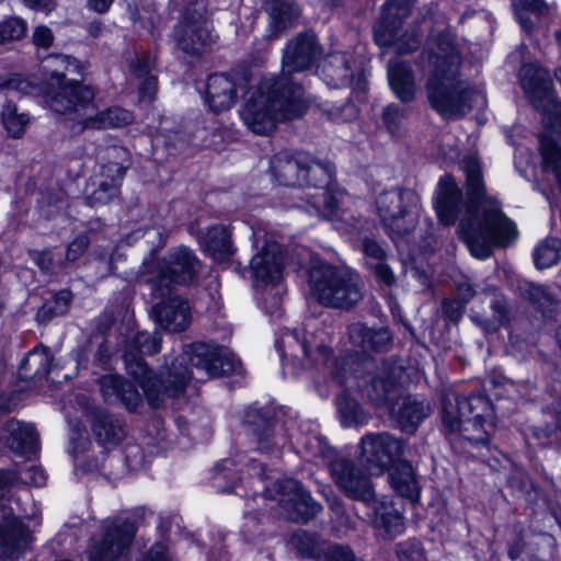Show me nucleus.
<instances>
[{
  "mask_svg": "<svg viewBox=\"0 0 561 561\" xmlns=\"http://www.w3.org/2000/svg\"><path fill=\"white\" fill-rule=\"evenodd\" d=\"M423 24L430 35L417 65L431 69L425 85L431 106L444 118L454 119L484 105V94L459 78L461 56L445 15L435 13L424 18Z\"/></svg>",
  "mask_w": 561,
  "mask_h": 561,
  "instance_id": "nucleus-1",
  "label": "nucleus"
},
{
  "mask_svg": "<svg viewBox=\"0 0 561 561\" xmlns=\"http://www.w3.org/2000/svg\"><path fill=\"white\" fill-rule=\"evenodd\" d=\"M466 174V216L458 226V236L472 256L484 260L493 247H506L517 234L516 227L501 210L497 202L485 194L480 162L468 157L462 162Z\"/></svg>",
  "mask_w": 561,
  "mask_h": 561,
  "instance_id": "nucleus-2",
  "label": "nucleus"
},
{
  "mask_svg": "<svg viewBox=\"0 0 561 561\" xmlns=\"http://www.w3.org/2000/svg\"><path fill=\"white\" fill-rule=\"evenodd\" d=\"M304 96L302 85L286 77L264 78L248 91L240 116L252 133L268 135L279 122L302 115Z\"/></svg>",
  "mask_w": 561,
  "mask_h": 561,
  "instance_id": "nucleus-3",
  "label": "nucleus"
},
{
  "mask_svg": "<svg viewBox=\"0 0 561 561\" xmlns=\"http://www.w3.org/2000/svg\"><path fill=\"white\" fill-rule=\"evenodd\" d=\"M161 336L159 332L149 333L146 331L136 333L126 341L123 359L126 371L141 387L148 403L158 408L163 403L165 397H181L188 381L193 378L187 367L185 354L181 358H173L167 364L165 371L160 379L151 375V370L142 359L144 355H154L160 352Z\"/></svg>",
  "mask_w": 561,
  "mask_h": 561,
  "instance_id": "nucleus-4",
  "label": "nucleus"
},
{
  "mask_svg": "<svg viewBox=\"0 0 561 561\" xmlns=\"http://www.w3.org/2000/svg\"><path fill=\"white\" fill-rule=\"evenodd\" d=\"M142 237L152 247L150 257L145 259L141 265V275L152 285V291L159 296L172 286H188L197 282L202 271V263L193 250L179 247L170 251L161 261L153 257V251L165 243L167 232L160 226L147 228Z\"/></svg>",
  "mask_w": 561,
  "mask_h": 561,
  "instance_id": "nucleus-5",
  "label": "nucleus"
},
{
  "mask_svg": "<svg viewBox=\"0 0 561 561\" xmlns=\"http://www.w3.org/2000/svg\"><path fill=\"white\" fill-rule=\"evenodd\" d=\"M443 424L448 434L471 445H486L495 426L491 401L483 394L460 397L448 392L443 398Z\"/></svg>",
  "mask_w": 561,
  "mask_h": 561,
  "instance_id": "nucleus-6",
  "label": "nucleus"
},
{
  "mask_svg": "<svg viewBox=\"0 0 561 561\" xmlns=\"http://www.w3.org/2000/svg\"><path fill=\"white\" fill-rule=\"evenodd\" d=\"M309 284L318 301L327 307L351 309L364 298V282L358 273L327 263L310 268Z\"/></svg>",
  "mask_w": 561,
  "mask_h": 561,
  "instance_id": "nucleus-7",
  "label": "nucleus"
},
{
  "mask_svg": "<svg viewBox=\"0 0 561 561\" xmlns=\"http://www.w3.org/2000/svg\"><path fill=\"white\" fill-rule=\"evenodd\" d=\"M77 103H70L65 96H58L54 101L53 111L78 121L81 129L117 128L133 122V114L121 107H111L96 112L94 91L91 88L77 90Z\"/></svg>",
  "mask_w": 561,
  "mask_h": 561,
  "instance_id": "nucleus-8",
  "label": "nucleus"
},
{
  "mask_svg": "<svg viewBox=\"0 0 561 561\" xmlns=\"http://www.w3.org/2000/svg\"><path fill=\"white\" fill-rule=\"evenodd\" d=\"M270 168L276 181L287 186H318L332 176L328 165L304 152H279L272 158Z\"/></svg>",
  "mask_w": 561,
  "mask_h": 561,
  "instance_id": "nucleus-9",
  "label": "nucleus"
},
{
  "mask_svg": "<svg viewBox=\"0 0 561 561\" xmlns=\"http://www.w3.org/2000/svg\"><path fill=\"white\" fill-rule=\"evenodd\" d=\"M519 79L527 99L542 113L546 124L561 136V104L557 102L549 72L528 64L520 68Z\"/></svg>",
  "mask_w": 561,
  "mask_h": 561,
  "instance_id": "nucleus-10",
  "label": "nucleus"
},
{
  "mask_svg": "<svg viewBox=\"0 0 561 561\" xmlns=\"http://www.w3.org/2000/svg\"><path fill=\"white\" fill-rule=\"evenodd\" d=\"M101 536L91 540L88 561H125L136 536V525L125 517L107 518L101 524Z\"/></svg>",
  "mask_w": 561,
  "mask_h": 561,
  "instance_id": "nucleus-11",
  "label": "nucleus"
},
{
  "mask_svg": "<svg viewBox=\"0 0 561 561\" xmlns=\"http://www.w3.org/2000/svg\"><path fill=\"white\" fill-rule=\"evenodd\" d=\"M101 536L91 540L88 561H125L136 536V525L125 517L107 518L101 524Z\"/></svg>",
  "mask_w": 561,
  "mask_h": 561,
  "instance_id": "nucleus-12",
  "label": "nucleus"
},
{
  "mask_svg": "<svg viewBox=\"0 0 561 561\" xmlns=\"http://www.w3.org/2000/svg\"><path fill=\"white\" fill-rule=\"evenodd\" d=\"M416 197L410 190L392 188L376 198V209L385 228L393 236L410 233L415 227L412 206Z\"/></svg>",
  "mask_w": 561,
  "mask_h": 561,
  "instance_id": "nucleus-13",
  "label": "nucleus"
},
{
  "mask_svg": "<svg viewBox=\"0 0 561 561\" xmlns=\"http://www.w3.org/2000/svg\"><path fill=\"white\" fill-rule=\"evenodd\" d=\"M265 496L278 502L285 518L295 523H307L322 510L300 483L294 479L277 481L274 489H264Z\"/></svg>",
  "mask_w": 561,
  "mask_h": 561,
  "instance_id": "nucleus-14",
  "label": "nucleus"
},
{
  "mask_svg": "<svg viewBox=\"0 0 561 561\" xmlns=\"http://www.w3.org/2000/svg\"><path fill=\"white\" fill-rule=\"evenodd\" d=\"M405 450V440L389 432L367 433L358 443L360 460L370 470H378L379 473L399 462Z\"/></svg>",
  "mask_w": 561,
  "mask_h": 561,
  "instance_id": "nucleus-15",
  "label": "nucleus"
},
{
  "mask_svg": "<svg viewBox=\"0 0 561 561\" xmlns=\"http://www.w3.org/2000/svg\"><path fill=\"white\" fill-rule=\"evenodd\" d=\"M43 72L47 78L49 88V107L53 110V103L56 98L65 96L70 103H77V90L89 88L81 84L79 80L71 76H80V66L78 61L66 55H51L43 61Z\"/></svg>",
  "mask_w": 561,
  "mask_h": 561,
  "instance_id": "nucleus-16",
  "label": "nucleus"
},
{
  "mask_svg": "<svg viewBox=\"0 0 561 561\" xmlns=\"http://www.w3.org/2000/svg\"><path fill=\"white\" fill-rule=\"evenodd\" d=\"M330 474L335 485L350 499L370 504L376 492L370 474L347 458H336L330 463Z\"/></svg>",
  "mask_w": 561,
  "mask_h": 561,
  "instance_id": "nucleus-17",
  "label": "nucleus"
},
{
  "mask_svg": "<svg viewBox=\"0 0 561 561\" xmlns=\"http://www.w3.org/2000/svg\"><path fill=\"white\" fill-rule=\"evenodd\" d=\"M186 357L191 365L207 378L239 374L242 370L241 362L224 347L196 343L187 347Z\"/></svg>",
  "mask_w": 561,
  "mask_h": 561,
  "instance_id": "nucleus-18",
  "label": "nucleus"
},
{
  "mask_svg": "<svg viewBox=\"0 0 561 561\" xmlns=\"http://www.w3.org/2000/svg\"><path fill=\"white\" fill-rule=\"evenodd\" d=\"M191 1L196 8L176 26L174 37L183 51L199 54L214 42V37L208 28L205 7L198 0Z\"/></svg>",
  "mask_w": 561,
  "mask_h": 561,
  "instance_id": "nucleus-19",
  "label": "nucleus"
},
{
  "mask_svg": "<svg viewBox=\"0 0 561 561\" xmlns=\"http://www.w3.org/2000/svg\"><path fill=\"white\" fill-rule=\"evenodd\" d=\"M321 53V46L313 32L307 31L297 34L284 50L279 77H286L294 81L290 75L310 69Z\"/></svg>",
  "mask_w": 561,
  "mask_h": 561,
  "instance_id": "nucleus-20",
  "label": "nucleus"
},
{
  "mask_svg": "<svg viewBox=\"0 0 561 561\" xmlns=\"http://www.w3.org/2000/svg\"><path fill=\"white\" fill-rule=\"evenodd\" d=\"M291 545L307 559L321 561H357L353 551L345 546L329 543L317 534L298 530L291 536Z\"/></svg>",
  "mask_w": 561,
  "mask_h": 561,
  "instance_id": "nucleus-21",
  "label": "nucleus"
},
{
  "mask_svg": "<svg viewBox=\"0 0 561 561\" xmlns=\"http://www.w3.org/2000/svg\"><path fill=\"white\" fill-rule=\"evenodd\" d=\"M153 295L161 300L153 305L152 316L154 321L165 331L178 333L185 331L192 321L188 302L180 296L164 290L163 296Z\"/></svg>",
  "mask_w": 561,
  "mask_h": 561,
  "instance_id": "nucleus-22",
  "label": "nucleus"
},
{
  "mask_svg": "<svg viewBox=\"0 0 561 561\" xmlns=\"http://www.w3.org/2000/svg\"><path fill=\"white\" fill-rule=\"evenodd\" d=\"M33 536L18 517H8L0 524V561H14L31 549Z\"/></svg>",
  "mask_w": 561,
  "mask_h": 561,
  "instance_id": "nucleus-23",
  "label": "nucleus"
},
{
  "mask_svg": "<svg viewBox=\"0 0 561 561\" xmlns=\"http://www.w3.org/2000/svg\"><path fill=\"white\" fill-rule=\"evenodd\" d=\"M254 278L265 283H277L283 277L284 252L279 243L268 241L250 262Z\"/></svg>",
  "mask_w": 561,
  "mask_h": 561,
  "instance_id": "nucleus-24",
  "label": "nucleus"
},
{
  "mask_svg": "<svg viewBox=\"0 0 561 561\" xmlns=\"http://www.w3.org/2000/svg\"><path fill=\"white\" fill-rule=\"evenodd\" d=\"M375 42L380 47L394 46L400 55L416 50L421 43L422 34L414 26L400 31V23L389 24L377 22L374 27Z\"/></svg>",
  "mask_w": 561,
  "mask_h": 561,
  "instance_id": "nucleus-25",
  "label": "nucleus"
},
{
  "mask_svg": "<svg viewBox=\"0 0 561 561\" xmlns=\"http://www.w3.org/2000/svg\"><path fill=\"white\" fill-rule=\"evenodd\" d=\"M360 251L367 268L374 274L377 282L387 287L394 286L397 277L383 245L374 238L365 237L362 239Z\"/></svg>",
  "mask_w": 561,
  "mask_h": 561,
  "instance_id": "nucleus-26",
  "label": "nucleus"
},
{
  "mask_svg": "<svg viewBox=\"0 0 561 561\" xmlns=\"http://www.w3.org/2000/svg\"><path fill=\"white\" fill-rule=\"evenodd\" d=\"M403 375L401 365L393 360H385L373 377L368 388V396L378 405H388L394 398L397 386Z\"/></svg>",
  "mask_w": 561,
  "mask_h": 561,
  "instance_id": "nucleus-27",
  "label": "nucleus"
},
{
  "mask_svg": "<svg viewBox=\"0 0 561 561\" xmlns=\"http://www.w3.org/2000/svg\"><path fill=\"white\" fill-rule=\"evenodd\" d=\"M238 82L227 75L215 73L208 77L205 102L214 113L230 110L238 99Z\"/></svg>",
  "mask_w": 561,
  "mask_h": 561,
  "instance_id": "nucleus-28",
  "label": "nucleus"
},
{
  "mask_svg": "<svg viewBox=\"0 0 561 561\" xmlns=\"http://www.w3.org/2000/svg\"><path fill=\"white\" fill-rule=\"evenodd\" d=\"M462 192L451 176L439 180L434 207L440 224H455L462 206Z\"/></svg>",
  "mask_w": 561,
  "mask_h": 561,
  "instance_id": "nucleus-29",
  "label": "nucleus"
},
{
  "mask_svg": "<svg viewBox=\"0 0 561 561\" xmlns=\"http://www.w3.org/2000/svg\"><path fill=\"white\" fill-rule=\"evenodd\" d=\"M100 391L110 402H121L128 410H135L142 401L136 387L118 375H105L99 380Z\"/></svg>",
  "mask_w": 561,
  "mask_h": 561,
  "instance_id": "nucleus-30",
  "label": "nucleus"
},
{
  "mask_svg": "<svg viewBox=\"0 0 561 561\" xmlns=\"http://www.w3.org/2000/svg\"><path fill=\"white\" fill-rule=\"evenodd\" d=\"M387 72L394 95L403 103L414 101L417 85L411 66L407 61L393 58L388 61Z\"/></svg>",
  "mask_w": 561,
  "mask_h": 561,
  "instance_id": "nucleus-31",
  "label": "nucleus"
},
{
  "mask_svg": "<svg viewBox=\"0 0 561 561\" xmlns=\"http://www.w3.org/2000/svg\"><path fill=\"white\" fill-rule=\"evenodd\" d=\"M348 337L354 346L365 352H387L392 345V335L387 328H369L362 322L348 327Z\"/></svg>",
  "mask_w": 561,
  "mask_h": 561,
  "instance_id": "nucleus-32",
  "label": "nucleus"
},
{
  "mask_svg": "<svg viewBox=\"0 0 561 561\" xmlns=\"http://www.w3.org/2000/svg\"><path fill=\"white\" fill-rule=\"evenodd\" d=\"M353 56L347 53H333L325 57L321 75L328 85L344 88L353 81Z\"/></svg>",
  "mask_w": 561,
  "mask_h": 561,
  "instance_id": "nucleus-33",
  "label": "nucleus"
},
{
  "mask_svg": "<svg viewBox=\"0 0 561 561\" xmlns=\"http://www.w3.org/2000/svg\"><path fill=\"white\" fill-rule=\"evenodd\" d=\"M2 439L10 450L25 455L35 450L38 436L32 424L11 420L3 426Z\"/></svg>",
  "mask_w": 561,
  "mask_h": 561,
  "instance_id": "nucleus-34",
  "label": "nucleus"
},
{
  "mask_svg": "<svg viewBox=\"0 0 561 561\" xmlns=\"http://www.w3.org/2000/svg\"><path fill=\"white\" fill-rule=\"evenodd\" d=\"M391 414L402 432L414 433L421 422L428 416L430 405L423 400L407 397L391 408Z\"/></svg>",
  "mask_w": 561,
  "mask_h": 561,
  "instance_id": "nucleus-35",
  "label": "nucleus"
},
{
  "mask_svg": "<svg viewBox=\"0 0 561 561\" xmlns=\"http://www.w3.org/2000/svg\"><path fill=\"white\" fill-rule=\"evenodd\" d=\"M373 525L385 535L394 537L404 531V517L392 501L382 497L374 506Z\"/></svg>",
  "mask_w": 561,
  "mask_h": 561,
  "instance_id": "nucleus-36",
  "label": "nucleus"
},
{
  "mask_svg": "<svg viewBox=\"0 0 561 561\" xmlns=\"http://www.w3.org/2000/svg\"><path fill=\"white\" fill-rule=\"evenodd\" d=\"M128 167V150L124 147L113 146L102 151L100 165L94 174H102L106 181L122 184Z\"/></svg>",
  "mask_w": 561,
  "mask_h": 561,
  "instance_id": "nucleus-37",
  "label": "nucleus"
},
{
  "mask_svg": "<svg viewBox=\"0 0 561 561\" xmlns=\"http://www.w3.org/2000/svg\"><path fill=\"white\" fill-rule=\"evenodd\" d=\"M156 60L151 56L135 57L130 62L131 76L138 81L139 98L152 101L158 91L157 76L152 72Z\"/></svg>",
  "mask_w": 561,
  "mask_h": 561,
  "instance_id": "nucleus-38",
  "label": "nucleus"
},
{
  "mask_svg": "<svg viewBox=\"0 0 561 561\" xmlns=\"http://www.w3.org/2000/svg\"><path fill=\"white\" fill-rule=\"evenodd\" d=\"M270 15V38H275L300 16V10L289 0H265Z\"/></svg>",
  "mask_w": 561,
  "mask_h": 561,
  "instance_id": "nucleus-39",
  "label": "nucleus"
},
{
  "mask_svg": "<svg viewBox=\"0 0 561 561\" xmlns=\"http://www.w3.org/2000/svg\"><path fill=\"white\" fill-rule=\"evenodd\" d=\"M92 431L96 440L104 447L116 446L126 436L123 423L117 417L103 412L95 415Z\"/></svg>",
  "mask_w": 561,
  "mask_h": 561,
  "instance_id": "nucleus-40",
  "label": "nucleus"
},
{
  "mask_svg": "<svg viewBox=\"0 0 561 561\" xmlns=\"http://www.w3.org/2000/svg\"><path fill=\"white\" fill-rule=\"evenodd\" d=\"M522 297L542 313L552 312L559 306V298L549 286L524 282L519 285Z\"/></svg>",
  "mask_w": 561,
  "mask_h": 561,
  "instance_id": "nucleus-41",
  "label": "nucleus"
},
{
  "mask_svg": "<svg viewBox=\"0 0 561 561\" xmlns=\"http://www.w3.org/2000/svg\"><path fill=\"white\" fill-rule=\"evenodd\" d=\"M204 245L207 253L218 262H224L233 254L230 231L221 225L208 229L204 238Z\"/></svg>",
  "mask_w": 561,
  "mask_h": 561,
  "instance_id": "nucleus-42",
  "label": "nucleus"
},
{
  "mask_svg": "<svg viewBox=\"0 0 561 561\" xmlns=\"http://www.w3.org/2000/svg\"><path fill=\"white\" fill-rule=\"evenodd\" d=\"M121 185L106 181L102 174H93L85 191V201L91 206L105 205L118 197Z\"/></svg>",
  "mask_w": 561,
  "mask_h": 561,
  "instance_id": "nucleus-43",
  "label": "nucleus"
},
{
  "mask_svg": "<svg viewBox=\"0 0 561 561\" xmlns=\"http://www.w3.org/2000/svg\"><path fill=\"white\" fill-rule=\"evenodd\" d=\"M51 368V356L47 348H34L31 351L19 368L23 379L46 377Z\"/></svg>",
  "mask_w": 561,
  "mask_h": 561,
  "instance_id": "nucleus-44",
  "label": "nucleus"
},
{
  "mask_svg": "<svg viewBox=\"0 0 561 561\" xmlns=\"http://www.w3.org/2000/svg\"><path fill=\"white\" fill-rule=\"evenodd\" d=\"M244 424L249 432L257 438L260 448L266 453L271 451L268 440L272 437V421L267 413L250 408L245 413Z\"/></svg>",
  "mask_w": 561,
  "mask_h": 561,
  "instance_id": "nucleus-45",
  "label": "nucleus"
},
{
  "mask_svg": "<svg viewBox=\"0 0 561 561\" xmlns=\"http://www.w3.org/2000/svg\"><path fill=\"white\" fill-rule=\"evenodd\" d=\"M389 481L392 489L403 497L412 501L419 497V486L415 481L413 469L409 463H401L389 476Z\"/></svg>",
  "mask_w": 561,
  "mask_h": 561,
  "instance_id": "nucleus-46",
  "label": "nucleus"
},
{
  "mask_svg": "<svg viewBox=\"0 0 561 561\" xmlns=\"http://www.w3.org/2000/svg\"><path fill=\"white\" fill-rule=\"evenodd\" d=\"M72 301V294L68 289L56 293L50 299L46 300L36 313V320L39 323H47L55 317L64 316L68 312Z\"/></svg>",
  "mask_w": 561,
  "mask_h": 561,
  "instance_id": "nucleus-47",
  "label": "nucleus"
},
{
  "mask_svg": "<svg viewBox=\"0 0 561 561\" xmlns=\"http://www.w3.org/2000/svg\"><path fill=\"white\" fill-rule=\"evenodd\" d=\"M533 256L538 270L551 267L561 259V240L546 238L534 249Z\"/></svg>",
  "mask_w": 561,
  "mask_h": 561,
  "instance_id": "nucleus-48",
  "label": "nucleus"
},
{
  "mask_svg": "<svg viewBox=\"0 0 561 561\" xmlns=\"http://www.w3.org/2000/svg\"><path fill=\"white\" fill-rule=\"evenodd\" d=\"M337 408L341 413L342 423L345 426L364 425L369 420V415L358 402L345 394L337 399Z\"/></svg>",
  "mask_w": 561,
  "mask_h": 561,
  "instance_id": "nucleus-49",
  "label": "nucleus"
},
{
  "mask_svg": "<svg viewBox=\"0 0 561 561\" xmlns=\"http://www.w3.org/2000/svg\"><path fill=\"white\" fill-rule=\"evenodd\" d=\"M2 124L8 134L13 138H20L25 133L30 118L24 113H19L18 107L7 103L1 112Z\"/></svg>",
  "mask_w": 561,
  "mask_h": 561,
  "instance_id": "nucleus-50",
  "label": "nucleus"
},
{
  "mask_svg": "<svg viewBox=\"0 0 561 561\" xmlns=\"http://www.w3.org/2000/svg\"><path fill=\"white\" fill-rule=\"evenodd\" d=\"M513 8L520 26L525 31L531 30V22L526 15L527 12H533L539 15L549 12V5L543 0H513Z\"/></svg>",
  "mask_w": 561,
  "mask_h": 561,
  "instance_id": "nucleus-51",
  "label": "nucleus"
},
{
  "mask_svg": "<svg viewBox=\"0 0 561 561\" xmlns=\"http://www.w3.org/2000/svg\"><path fill=\"white\" fill-rule=\"evenodd\" d=\"M408 119V110L399 104H388L382 111V122L387 130L393 135L402 134Z\"/></svg>",
  "mask_w": 561,
  "mask_h": 561,
  "instance_id": "nucleus-52",
  "label": "nucleus"
},
{
  "mask_svg": "<svg viewBox=\"0 0 561 561\" xmlns=\"http://www.w3.org/2000/svg\"><path fill=\"white\" fill-rule=\"evenodd\" d=\"M27 31L26 22L18 16H11L0 22V45L20 41Z\"/></svg>",
  "mask_w": 561,
  "mask_h": 561,
  "instance_id": "nucleus-53",
  "label": "nucleus"
},
{
  "mask_svg": "<svg viewBox=\"0 0 561 561\" xmlns=\"http://www.w3.org/2000/svg\"><path fill=\"white\" fill-rule=\"evenodd\" d=\"M415 0H388L383 5V13L378 22L400 23L405 19L414 4Z\"/></svg>",
  "mask_w": 561,
  "mask_h": 561,
  "instance_id": "nucleus-54",
  "label": "nucleus"
},
{
  "mask_svg": "<svg viewBox=\"0 0 561 561\" xmlns=\"http://www.w3.org/2000/svg\"><path fill=\"white\" fill-rule=\"evenodd\" d=\"M300 345L306 358L314 363L327 364L331 351L322 342H316L313 335L305 337Z\"/></svg>",
  "mask_w": 561,
  "mask_h": 561,
  "instance_id": "nucleus-55",
  "label": "nucleus"
},
{
  "mask_svg": "<svg viewBox=\"0 0 561 561\" xmlns=\"http://www.w3.org/2000/svg\"><path fill=\"white\" fill-rule=\"evenodd\" d=\"M396 553L400 561H425V551L420 541L410 539L399 542L396 547Z\"/></svg>",
  "mask_w": 561,
  "mask_h": 561,
  "instance_id": "nucleus-56",
  "label": "nucleus"
},
{
  "mask_svg": "<svg viewBox=\"0 0 561 561\" xmlns=\"http://www.w3.org/2000/svg\"><path fill=\"white\" fill-rule=\"evenodd\" d=\"M329 181L330 179L325 183L318 185L317 187L320 188V192L312 196V206L320 214L333 213L339 206V201L323 187Z\"/></svg>",
  "mask_w": 561,
  "mask_h": 561,
  "instance_id": "nucleus-57",
  "label": "nucleus"
},
{
  "mask_svg": "<svg viewBox=\"0 0 561 561\" xmlns=\"http://www.w3.org/2000/svg\"><path fill=\"white\" fill-rule=\"evenodd\" d=\"M485 295H491V309L493 310V320L502 324L506 320L507 309L504 299L497 295V289L493 286L483 289Z\"/></svg>",
  "mask_w": 561,
  "mask_h": 561,
  "instance_id": "nucleus-58",
  "label": "nucleus"
},
{
  "mask_svg": "<svg viewBox=\"0 0 561 561\" xmlns=\"http://www.w3.org/2000/svg\"><path fill=\"white\" fill-rule=\"evenodd\" d=\"M19 480L26 484L42 486L46 483V474L41 467L32 465L20 472Z\"/></svg>",
  "mask_w": 561,
  "mask_h": 561,
  "instance_id": "nucleus-59",
  "label": "nucleus"
},
{
  "mask_svg": "<svg viewBox=\"0 0 561 561\" xmlns=\"http://www.w3.org/2000/svg\"><path fill=\"white\" fill-rule=\"evenodd\" d=\"M64 205L65 201L60 195L56 196L47 194L46 196H43L41 201V210L44 216L50 218L57 215L62 209Z\"/></svg>",
  "mask_w": 561,
  "mask_h": 561,
  "instance_id": "nucleus-60",
  "label": "nucleus"
},
{
  "mask_svg": "<svg viewBox=\"0 0 561 561\" xmlns=\"http://www.w3.org/2000/svg\"><path fill=\"white\" fill-rule=\"evenodd\" d=\"M90 240L87 236H78L67 248L66 259L69 262L78 260L88 249Z\"/></svg>",
  "mask_w": 561,
  "mask_h": 561,
  "instance_id": "nucleus-61",
  "label": "nucleus"
},
{
  "mask_svg": "<svg viewBox=\"0 0 561 561\" xmlns=\"http://www.w3.org/2000/svg\"><path fill=\"white\" fill-rule=\"evenodd\" d=\"M122 255L118 253H112L111 255L101 254L96 259L98 267L100 270L99 276L106 277L108 275L115 274L117 267L115 265L117 259H121Z\"/></svg>",
  "mask_w": 561,
  "mask_h": 561,
  "instance_id": "nucleus-62",
  "label": "nucleus"
},
{
  "mask_svg": "<svg viewBox=\"0 0 561 561\" xmlns=\"http://www.w3.org/2000/svg\"><path fill=\"white\" fill-rule=\"evenodd\" d=\"M33 44L38 48L47 49L54 43V35L48 26H36L32 34Z\"/></svg>",
  "mask_w": 561,
  "mask_h": 561,
  "instance_id": "nucleus-63",
  "label": "nucleus"
},
{
  "mask_svg": "<svg viewBox=\"0 0 561 561\" xmlns=\"http://www.w3.org/2000/svg\"><path fill=\"white\" fill-rule=\"evenodd\" d=\"M18 483V474L13 470H0V497H3Z\"/></svg>",
  "mask_w": 561,
  "mask_h": 561,
  "instance_id": "nucleus-64",
  "label": "nucleus"
}]
</instances>
